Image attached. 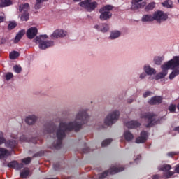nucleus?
<instances>
[{
	"label": "nucleus",
	"instance_id": "nucleus-14",
	"mask_svg": "<svg viewBox=\"0 0 179 179\" xmlns=\"http://www.w3.org/2000/svg\"><path fill=\"white\" fill-rule=\"evenodd\" d=\"M37 32H38L37 28L31 27L27 31V36L30 40H31V39L34 38V37H36V36H37Z\"/></svg>",
	"mask_w": 179,
	"mask_h": 179
},
{
	"label": "nucleus",
	"instance_id": "nucleus-15",
	"mask_svg": "<svg viewBox=\"0 0 179 179\" xmlns=\"http://www.w3.org/2000/svg\"><path fill=\"white\" fill-rule=\"evenodd\" d=\"M147 139H148V132L143 131L141 133V136L136 139V143H143L144 142H146Z\"/></svg>",
	"mask_w": 179,
	"mask_h": 179
},
{
	"label": "nucleus",
	"instance_id": "nucleus-54",
	"mask_svg": "<svg viewBox=\"0 0 179 179\" xmlns=\"http://www.w3.org/2000/svg\"><path fill=\"white\" fill-rule=\"evenodd\" d=\"M177 108H178V110H179V104L178 105Z\"/></svg>",
	"mask_w": 179,
	"mask_h": 179
},
{
	"label": "nucleus",
	"instance_id": "nucleus-34",
	"mask_svg": "<svg viewBox=\"0 0 179 179\" xmlns=\"http://www.w3.org/2000/svg\"><path fill=\"white\" fill-rule=\"evenodd\" d=\"M19 55H20L19 52L16 51H13L11 53H10V59H16V58H17Z\"/></svg>",
	"mask_w": 179,
	"mask_h": 179
},
{
	"label": "nucleus",
	"instance_id": "nucleus-48",
	"mask_svg": "<svg viewBox=\"0 0 179 179\" xmlns=\"http://www.w3.org/2000/svg\"><path fill=\"white\" fill-rule=\"evenodd\" d=\"M11 138H13V139H17V136H16V134H12Z\"/></svg>",
	"mask_w": 179,
	"mask_h": 179
},
{
	"label": "nucleus",
	"instance_id": "nucleus-26",
	"mask_svg": "<svg viewBox=\"0 0 179 179\" xmlns=\"http://www.w3.org/2000/svg\"><path fill=\"white\" fill-rule=\"evenodd\" d=\"M12 5V1L10 0H1V8H6V6H10Z\"/></svg>",
	"mask_w": 179,
	"mask_h": 179
},
{
	"label": "nucleus",
	"instance_id": "nucleus-52",
	"mask_svg": "<svg viewBox=\"0 0 179 179\" xmlns=\"http://www.w3.org/2000/svg\"><path fill=\"white\" fill-rule=\"evenodd\" d=\"M132 101H134L133 99H128V103H132Z\"/></svg>",
	"mask_w": 179,
	"mask_h": 179
},
{
	"label": "nucleus",
	"instance_id": "nucleus-2",
	"mask_svg": "<svg viewBox=\"0 0 179 179\" xmlns=\"http://www.w3.org/2000/svg\"><path fill=\"white\" fill-rule=\"evenodd\" d=\"M162 72L158 73L155 76V79H163V78L167 75V71H169V69H173L172 73L169 76V79L176 78L177 75H179V56L173 57V59L162 65Z\"/></svg>",
	"mask_w": 179,
	"mask_h": 179
},
{
	"label": "nucleus",
	"instance_id": "nucleus-37",
	"mask_svg": "<svg viewBox=\"0 0 179 179\" xmlns=\"http://www.w3.org/2000/svg\"><path fill=\"white\" fill-rule=\"evenodd\" d=\"M16 27V22H11L8 24V29L12 30L13 29H15Z\"/></svg>",
	"mask_w": 179,
	"mask_h": 179
},
{
	"label": "nucleus",
	"instance_id": "nucleus-25",
	"mask_svg": "<svg viewBox=\"0 0 179 179\" xmlns=\"http://www.w3.org/2000/svg\"><path fill=\"white\" fill-rule=\"evenodd\" d=\"M153 20H155L153 15H145L142 17V22H153Z\"/></svg>",
	"mask_w": 179,
	"mask_h": 179
},
{
	"label": "nucleus",
	"instance_id": "nucleus-17",
	"mask_svg": "<svg viewBox=\"0 0 179 179\" xmlns=\"http://www.w3.org/2000/svg\"><path fill=\"white\" fill-rule=\"evenodd\" d=\"M8 167H11L13 169H15L16 170H20V169H23V164H19L16 161H12L8 163Z\"/></svg>",
	"mask_w": 179,
	"mask_h": 179
},
{
	"label": "nucleus",
	"instance_id": "nucleus-8",
	"mask_svg": "<svg viewBox=\"0 0 179 179\" xmlns=\"http://www.w3.org/2000/svg\"><path fill=\"white\" fill-rule=\"evenodd\" d=\"M120 171H124V166L119 167L118 166H112L108 171H106L99 176L100 179L106 178L108 174H117Z\"/></svg>",
	"mask_w": 179,
	"mask_h": 179
},
{
	"label": "nucleus",
	"instance_id": "nucleus-7",
	"mask_svg": "<svg viewBox=\"0 0 179 179\" xmlns=\"http://www.w3.org/2000/svg\"><path fill=\"white\" fill-rule=\"evenodd\" d=\"M142 118H145V120L148 121V124L146 125L147 128L152 127V125L159 122L157 120V116L155 115L153 113H145L142 115Z\"/></svg>",
	"mask_w": 179,
	"mask_h": 179
},
{
	"label": "nucleus",
	"instance_id": "nucleus-35",
	"mask_svg": "<svg viewBox=\"0 0 179 179\" xmlns=\"http://www.w3.org/2000/svg\"><path fill=\"white\" fill-rule=\"evenodd\" d=\"M21 20L23 22L29 20V13H24L21 16Z\"/></svg>",
	"mask_w": 179,
	"mask_h": 179
},
{
	"label": "nucleus",
	"instance_id": "nucleus-45",
	"mask_svg": "<svg viewBox=\"0 0 179 179\" xmlns=\"http://www.w3.org/2000/svg\"><path fill=\"white\" fill-rule=\"evenodd\" d=\"M177 155V152H169L167 154V156H169V157H173V156Z\"/></svg>",
	"mask_w": 179,
	"mask_h": 179
},
{
	"label": "nucleus",
	"instance_id": "nucleus-43",
	"mask_svg": "<svg viewBox=\"0 0 179 179\" xmlns=\"http://www.w3.org/2000/svg\"><path fill=\"white\" fill-rule=\"evenodd\" d=\"M152 95V92L150 91H147L145 92L143 94V97H144V99H146V97H148V96H151Z\"/></svg>",
	"mask_w": 179,
	"mask_h": 179
},
{
	"label": "nucleus",
	"instance_id": "nucleus-33",
	"mask_svg": "<svg viewBox=\"0 0 179 179\" xmlns=\"http://www.w3.org/2000/svg\"><path fill=\"white\" fill-rule=\"evenodd\" d=\"M156 3L155 2L150 3L146 7L145 10H153Z\"/></svg>",
	"mask_w": 179,
	"mask_h": 179
},
{
	"label": "nucleus",
	"instance_id": "nucleus-36",
	"mask_svg": "<svg viewBox=\"0 0 179 179\" xmlns=\"http://www.w3.org/2000/svg\"><path fill=\"white\" fill-rule=\"evenodd\" d=\"M13 69L16 73H20V72H22V67H20V66H14Z\"/></svg>",
	"mask_w": 179,
	"mask_h": 179
},
{
	"label": "nucleus",
	"instance_id": "nucleus-4",
	"mask_svg": "<svg viewBox=\"0 0 179 179\" xmlns=\"http://www.w3.org/2000/svg\"><path fill=\"white\" fill-rule=\"evenodd\" d=\"M113 6L111 5H107L104 7L101 8L99 10L101 15L100 19L101 20H107V19H110L113 14H111V12L110 10H113Z\"/></svg>",
	"mask_w": 179,
	"mask_h": 179
},
{
	"label": "nucleus",
	"instance_id": "nucleus-49",
	"mask_svg": "<svg viewBox=\"0 0 179 179\" xmlns=\"http://www.w3.org/2000/svg\"><path fill=\"white\" fill-rule=\"evenodd\" d=\"M159 178H160V176L159 175H155L152 178V179H159Z\"/></svg>",
	"mask_w": 179,
	"mask_h": 179
},
{
	"label": "nucleus",
	"instance_id": "nucleus-29",
	"mask_svg": "<svg viewBox=\"0 0 179 179\" xmlns=\"http://www.w3.org/2000/svg\"><path fill=\"white\" fill-rule=\"evenodd\" d=\"M20 12L27 13V10L29 9V3H25L20 6Z\"/></svg>",
	"mask_w": 179,
	"mask_h": 179
},
{
	"label": "nucleus",
	"instance_id": "nucleus-18",
	"mask_svg": "<svg viewBox=\"0 0 179 179\" xmlns=\"http://www.w3.org/2000/svg\"><path fill=\"white\" fill-rule=\"evenodd\" d=\"M124 125L127 128L132 129V128H138V127H140L141 124L136 121H129L124 123Z\"/></svg>",
	"mask_w": 179,
	"mask_h": 179
},
{
	"label": "nucleus",
	"instance_id": "nucleus-42",
	"mask_svg": "<svg viewBox=\"0 0 179 179\" xmlns=\"http://www.w3.org/2000/svg\"><path fill=\"white\" fill-rule=\"evenodd\" d=\"M169 110L170 113H174V111H176V105L171 104L169 106Z\"/></svg>",
	"mask_w": 179,
	"mask_h": 179
},
{
	"label": "nucleus",
	"instance_id": "nucleus-23",
	"mask_svg": "<svg viewBox=\"0 0 179 179\" xmlns=\"http://www.w3.org/2000/svg\"><path fill=\"white\" fill-rule=\"evenodd\" d=\"M24 33H26V31H24V29H22L18 32V34H17V36H15V38L14 40V43L15 44H16V43H19V41H20V39L22 38V37H23V36H24Z\"/></svg>",
	"mask_w": 179,
	"mask_h": 179
},
{
	"label": "nucleus",
	"instance_id": "nucleus-50",
	"mask_svg": "<svg viewBox=\"0 0 179 179\" xmlns=\"http://www.w3.org/2000/svg\"><path fill=\"white\" fill-rule=\"evenodd\" d=\"M174 131H175L176 132H178V133H179V126L177 127H175V128H174Z\"/></svg>",
	"mask_w": 179,
	"mask_h": 179
},
{
	"label": "nucleus",
	"instance_id": "nucleus-11",
	"mask_svg": "<svg viewBox=\"0 0 179 179\" xmlns=\"http://www.w3.org/2000/svg\"><path fill=\"white\" fill-rule=\"evenodd\" d=\"M154 20L158 22V23H162V22H164L169 19V15L164 13L163 11H157L154 13Z\"/></svg>",
	"mask_w": 179,
	"mask_h": 179
},
{
	"label": "nucleus",
	"instance_id": "nucleus-9",
	"mask_svg": "<svg viewBox=\"0 0 179 179\" xmlns=\"http://www.w3.org/2000/svg\"><path fill=\"white\" fill-rule=\"evenodd\" d=\"M80 6L86 9L87 12H92L96 9L97 6L96 2H92V0H85L80 2Z\"/></svg>",
	"mask_w": 179,
	"mask_h": 179
},
{
	"label": "nucleus",
	"instance_id": "nucleus-12",
	"mask_svg": "<svg viewBox=\"0 0 179 179\" xmlns=\"http://www.w3.org/2000/svg\"><path fill=\"white\" fill-rule=\"evenodd\" d=\"M143 0H132L131 1V10H138V9H143L146 6L145 2H142Z\"/></svg>",
	"mask_w": 179,
	"mask_h": 179
},
{
	"label": "nucleus",
	"instance_id": "nucleus-13",
	"mask_svg": "<svg viewBox=\"0 0 179 179\" xmlns=\"http://www.w3.org/2000/svg\"><path fill=\"white\" fill-rule=\"evenodd\" d=\"M68 36V31L64 29H57L51 35V38L55 40V38H60L61 37H66Z\"/></svg>",
	"mask_w": 179,
	"mask_h": 179
},
{
	"label": "nucleus",
	"instance_id": "nucleus-19",
	"mask_svg": "<svg viewBox=\"0 0 179 179\" xmlns=\"http://www.w3.org/2000/svg\"><path fill=\"white\" fill-rule=\"evenodd\" d=\"M162 101L163 98H162L161 96H155L151 98V99L149 101V103L152 105L160 104Z\"/></svg>",
	"mask_w": 179,
	"mask_h": 179
},
{
	"label": "nucleus",
	"instance_id": "nucleus-27",
	"mask_svg": "<svg viewBox=\"0 0 179 179\" xmlns=\"http://www.w3.org/2000/svg\"><path fill=\"white\" fill-rule=\"evenodd\" d=\"M121 36V32L120 31H113L111 32L110 38L111 40H115V38H118Z\"/></svg>",
	"mask_w": 179,
	"mask_h": 179
},
{
	"label": "nucleus",
	"instance_id": "nucleus-47",
	"mask_svg": "<svg viewBox=\"0 0 179 179\" xmlns=\"http://www.w3.org/2000/svg\"><path fill=\"white\" fill-rule=\"evenodd\" d=\"M175 171L179 174V164L176 166Z\"/></svg>",
	"mask_w": 179,
	"mask_h": 179
},
{
	"label": "nucleus",
	"instance_id": "nucleus-51",
	"mask_svg": "<svg viewBox=\"0 0 179 179\" xmlns=\"http://www.w3.org/2000/svg\"><path fill=\"white\" fill-rule=\"evenodd\" d=\"M140 159H141V155H138V157L135 159V162L136 163V162H138V160H140Z\"/></svg>",
	"mask_w": 179,
	"mask_h": 179
},
{
	"label": "nucleus",
	"instance_id": "nucleus-38",
	"mask_svg": "<svg viewBox=\"0 0 179 179\" xmlns=\"http://www.w3.org/2000/svg\"><path fill=\"white\" fill-rule=\"evenodd\" d=\"M13 78V73H7L6 74V80H10Z\"/></svg>",
	"mask_w": 179,
	"mask_h": 179
},
{
	"label": "nucleus",
	"instance_id": "nucleus-16",
	"mask_svg": "<svg viewBox=\"0 0 179 179\" xmlns=\"http://www.w3.org/2000/svg\"><path fill=\"white\" fill-rule=\"evenodd\" d=\"M94 28L96 29V30H98L99 31H101L102 33H107V31L110 30V27L107 24L95 25Z\"/></svg>",
	"mask_w": 179,
	"mask_h": 179
},
{
	"label": "nucleus",
	"instance_id": "nucleus-20",
	"mask_svg": "<svg viewBox=\"0 0 179 179\" xmlns=\"http://www.w3.org/2000/svg\"><path fill=\"white\" fill-rule=\"evenodd\" d=\"M10 155V152L5 148H0V159H6Z\"/></svg>",
	"mask_w": 179,
	"mask_h": 179
},
{
	"label": "nucleus",
	"instance_id": "nucleus-39",
	"mask_svg": "<svg viewBox=\"0 0 179 179\" xmlns=\"http://www.w3.org/2000/svg\"><path fill=\"white\" fill-rule=\"evenodd\" d=\"M41 2H42V0H36L35 9H40V8H41Z\"/></svg>",
	"mask_w": 179,
	"mask_h": 179
},
{
	"label": "nucleus",
	"instance_id": "nucleus-41",
	"mask_svg": "<svg viewBox=\"0 0 179 179\" xmlns=\"http://www.w3.org/2000/svg\"><path fill=\"white\" fill-rule=\"evenodd\" d=\"M5 20H6L5 13H0V23L5 22Z\"/></svg>",
	"mask_w": 179,
	"mask_h": 179
},
{
	"label": "nucleus",
	"instance_id": "nucleus-1",
	"mask_svg": "<svg viewBox=\"0 0 179 179\" xmlns=\"http://www.w3.org/2000/svg\"><path fill=\"white\" fill-rule=\"evenodd\" d=\"M89 120V116L86 111L81 110L76 115L75 120L73 122H61L59 127L56 129L55 125L48 124L45 127V134H56L57 138V143L55 145L56 149H59L62 143V140L66 134V132L69 131H79L82 128L83 124H86Z\"/></svg>",
	"mask_w": 179,
	"mask_h": 179
},
{
	"label": "nucleus",
	"instance_id": "nucleus-10",
	"mask_svg": "<svg viewBox=\"0 0 179 179\" xmlns=\"http://www.w3.org/2000/svg\"><path fill=\"white\" fill-rule=\"evenodd\" d=\"M5 143L6 148H10L13 149V148H16L17 146V141L14 140L13 141H6L5 138H3V133L0 134V145H3Z\"/></svg>",
	"mask_w": 179,
	"mask_h": 179
},
{
	"label": "nucleus",
	"instance_id": "nucleus-44",
	"mask_svg": "<svg viewBox=\"0 0 179 179\" xmlns=\"http://www.w3.org/2000/svg\"><path fill=\"white\" fill-rule=\"evenodd\" d=\"M20 141H21V142H27V138H26L25 136H22L20 138Z\"/></svg>",
	"mask_w": 179,
	"mask_h": 179
},
{
	"label": "nucleus",
	"instance_id": "nucleus-6",
	"mask_svg": "<svg viewBox=\"0 0 179 179\" xmlns=\"http://www.w3.org/2000/svg\"><path fill=\"white\" fill-rule=\"evenodd\" d=\"M158 169L164 172L163 179L171 178L174 175V172L170 171L171 170V165L164 164L158 167Z\"/></svg>",
	"mask_w": 179,
	"mask_h": 179
},
{
	"label": "nucleus",
	"instance_id": "nucleus-31",
	"mask_svg": "<svg viewBox=\"0 0 179 179\" xmlns=\"http://www.w3.org/2000/svg\"><path fill=\"white\" fill-rule=\"evenodd\" d=\"M164 59V57L157 56L154 58V62L156 65H160Z\"/></svg>",
	"mask_w": 179,
	"mask_h": 179
},
{
	"label": "nucleus",
	"instance_id": "nucleus-30",
	"mask_svg": "<svg viewBox=\"0 0 179 179\" xmlns=\"http://www.w3.org/2000/svg\"><path fill=\"white\" fill-rule=\"evenodd\" d=\"M162 5L164 8H173V1H171V0H167L162 3Z\"/></svg>",
	"mask_w": 179,
	"mask_h": 179
},
{
	"label": "nucleus",
	"instance_id": "nucleus-3",
	"mask_svg": "<svg viewBox=\"0 0 179 179\" xmlns=\"http://www.w3.org/2000/svg\"><path fill=\"white\" fill-rule=\"evenodd\" d=\"M34 42L39 45V48H41V50H45V48H48L49 47H52V45H54V43L52 41L47 40L46 35L37 36L34 39Z\"/></svg>",
	"mask_w": 179,
	"mask_h": 179
},
{
	"label": "nucleus",
	"instance_id": "nucleus-40",
	"mask_svg": "<svg viewBox=\"0 0 179 179\" xmlns=\"http://www.w3.org/2000/svg\"><path fill=\"white\" fill-rule=\"evenodd\" d=\"M31 162V157H27L25 159H22V162L24 163V164H29Z\"/></svg>",
	"mask_w": 179,
	"mask_h": 179
},
{
	"label": "nucleus",
	"instance_id": "nucleus-32",
	"mask_svg": "<svg viewBox=\"0 0 179 179\" xmlns=\"http://www.w3.org/2000/svg\"><path fill=\"white\" fill-rule=\"evenodd\" d=\"M111 142H113V140L111 138H108V139L103 141L101 143L102 148H106V146H108V145H110V143H111Z\"/></svg>",
	"mask_w": 179,
	"mask_h": 179
},
{
	"label": "nucleus",
	"instance_id": "nucleus-22",
	"mask_svg": "<svg viewBox=\"0 0 179 179\" xmlns=\"http://www.w3.org/2000/svg\"><path fill=\"white\" fill-rule=\"evenodd\" d=\"M36 120H37V117L35 115H30L26 118L25 122L29 125H31L34 124V122H36Z\"/></svg>",
	"mask_w": 179,
	"mask_h": 179
},
{
	"label": "nucleus",
	"instance_id": "nucleus-21",
	"mask_svg": "<svg viewBox=\"0 0 179 179\" xmlns=\"http://www.w3.org/2000/svg\"><path fill=\"white\" fill-rule=\"evenodd\" d=\"M144 71L147 75H154V73H156V70H155L153 68H151L149 65H145L144 66Z\"/></svg>",
	"mask_w": 179,
	"mask_h": 179
},
{
	"label": "nucleus",
	"instance_id": "nucleus-55",
	"mask_svg": "<svg viewBox=\"0 0 179 179\" xmlns=\"http://www.w3.org/2000/svg\"><path fill=\"white\" fill-rule=\"evenodd\" d=\"M43 1H48V0H43Z\"/></svg>",
	"mask_w": 179,
	"mask_h": 179
},
{
	"label": "nucleus",
	"instance_id": "nucleus-46",
	"mask_svg": "<svg viewBox=\"0 0 179 179\" xmlns=\"http://www.w3.org/2000/svg\"><path fill=\"white\" fill-rule=\"evenodd\" d=\"M146 76L145 73H143L140 75V79H144V78Z\"/></svg>",
	"mask_w": 179,
	"mask_h": 179
},
{
	"label": "nucleus",
	"instance_id": "nucleus-53",
	"mask_svg": "<svg viewBox=\"0 0 179 179\" xmlns=\"http://www.w3.org/2000/svg\"><path fill=\"white\" fill-rule=\"evenodd\" d=\"M74 1V2H79V1H80V0H73Z\"/></svg>",
	"mask_w": 179,
	"mask_h": 179
},
{
	"label": "nucleus",
	"instance_id": "nucleus-28",
	"mask_svg": "<svg viewBox=\"0 0 179 179\" xmlns=\"http://www.w3.org/2000/svg\"><path fill=\"white\" fill-rule=\"evenodd\" d=\"M30 174V170L28 168L24 169V170L20 173L21 178H26Z\"/></svg>",
	"mask_w": 179,
	"mask_h": 179
},
{
	"label": "nucleus",
	"instance_id": "nucleus-5",
	"mask_svg": "<svg viewBox=\"0 0 179 179\" xmlns=\"http://www.w3.org/2000/svg\"><path fill=\"white\" fill-rule=\"evenodd\" d=\"M120 118V111L115 110L110 113L105 119V125H113Z\"/></svg>",
	"mask_w": 179,
	"mask_h": 179
},
{
	"label": "nucleus",
	"instance_id": "nucleus-24",
	"mask_svg": "<svg viewBox=\"0 0 179 179\" xmlns=\"http://www.w3.org/2000/svg\"><path fill=\"white\" fill-rule=\"evenodd\" d=\"M124 138L127 142H129L134 139V135L129 131H126L124 133Z\"/></svg>",
	"mask_w": 179,
	"mask_h": 179
}]
</instances>
